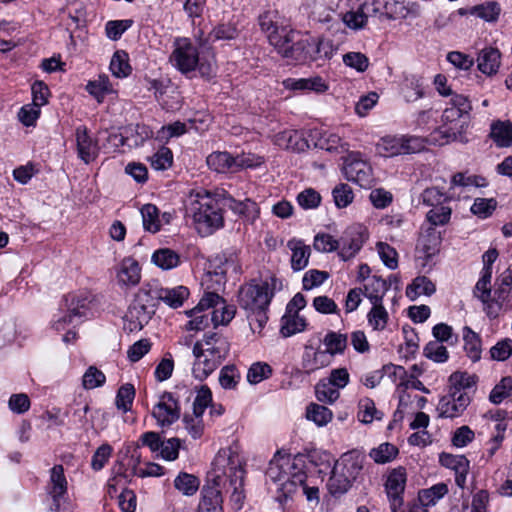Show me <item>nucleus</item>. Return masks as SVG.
<instances>
[{
    "instance_id": "nucleus-49",
    "label": "nucleus",
    "mask_w": 512,
    "mask_h": 512,
    "mask_svg": "<svg viewBox=\"0 0 512 512\" xmlns=\"http://www.w3.org/2000/svg\"><path fill=\"white\" fill-rule=\"evenodd\" d=\"M378 151L385 157L407 154V150H405L404 147L403 137L384 138L382 144L378 145Z\"/></svg>"
},
{
    "instance_id": "nucleus-17",
    "label": "nucleus",
    "mask_w": 512,
    "mask_h": 512,
    "mask_svg": "<svg viewBox=\"0 0 512 512\" xmlns=\"http://www.w3.org/2000/svg\"><path fill=\"white\" fill-rule=\"evenodd\" d=\"M439 463L455 472V483L458 487L464 488L466 476L469 471V461L464 455H453L442 452L439 454Z\"/></svg>"
},
{
    "instance_id": "nucleus-14",
    "label": "nucleus",
    "mask_w": 512,
    "mask_h": 512,
    "mask_svg": "<svg viewBox=\"0 0 512 512\" xmlns=\"http://www.w3.org/2000/svg\"><path fill=\"white\" fill-rule=\"evenodd\" d=\"M407 473L403 466L396 467L390 471L385 482V491L390 503V508L403 506V494L406 487Z\"/></svg>"
},
{
    "instance_id": "nucleus-18",
    "label": "nucleus",
    "mask_w": 512,
    "mask_h": 512,
    "mask_svg": "<svg viewBox=\"0 0 512 512\" xmlns=\"http://www.w3.org/2000/svg\"><path fill=\"white\" fill-rule=\"evenodd\" d=\"M78 157L86 164L94 161L98 156V145L88 133L86 126H79L75 130Z\"/></svg>"
},
{
    "instance_id": "nucleus-4",
    "label": "nucleus",
    "mask_w": 512,
    "mask_h": 512,
    "mask_svg": "<svg viewBox=\"0 0 512 512\" xmlns=\"http://www.w3.org/2000/svg\"><path fill=\"white\" fill-rule=\"evenodd\" d=\"M277 278L271 277L270 281L257 283L252 280L250 283L242 285L238 291V304L245 311H251L261 308H269L274 297Z\"/></svg>"
},
{
    "instance_id": "nucleus-27",
    "label": "nucleus",
    "mask_w": 512,
    "mask_h": 512,
    "mask_svg": "<svg viewBox=\"0 0 512 512\" xmlns=\"http://www.w3.org/2000/svg\"><path fill=\"white\" fill-rule=\"evenodd\" d=\"M134 300L141 305L148 306L149 310L156 311L161 301V287L157 283L143 284Z\"/></svg>"
},
{
    "instance_id": "nucleus-60",
    "label": "nucleus",
    "mask_w": 512,
    "mask_h": 512,
    "mask_svg": "<svg viewBox=\"0 0 512 512\" xmlns=\"http://www.w3.org/2000/svg\"><path fill=\"white\" fill-rule=\"evenodd\" d=\"M316 397L320 402L333 403L339 396V390L326 380H321L315 387Z\"/></svg>"
},
{
    "instance_id": "nucleus-20",
    "label": "nucleus",
    "mask_w": 512,
    "mask_h": 512,
    "mask_svg": "<svg viewBox=\"0 0 512 512\" xmlns=\"http://www.w3.org/2000/svg\"><path fill=\"white\" fill-rule=\"evenodd\" d=\"M221 475L216 474L213 486H204L202 489V499L197 512H223V498L217 481Z\"/></svg>"
},
{
    "instance_id": "nucleus-39",
    "label": "nucleus",
    "mask_w": 512,
    "mask_h": 512,
    "mask_svg": "<svg viewBox=\"0 0 512 512\" xmlns=\"http://www.w3.org/2000/svg\"><path fill=\"white\" fill-rule=\"evenodd\" d=\"M222 362L215 357L207 355L195 360L192 368L194 377L200 381L206 379Z\"/></svg>"
},
{
    "instance_id": "nucleus-8",
    "label": "nucleus",
    "mask_w": 512,
    "mask_h": 512,
    "mask_svg": "<svg viewBox=\"0 0 512 512\" xmlns=\"http://www.w3.org/2000/svg\"><path fill=\"white\" fill-rule=\"evenodd\" d=\"M306 479L307 474L304 470V456L298 454L292 459L289 475L277 488V501L280 503L286 502L294 493L301 490V486L304 485Z\"/></svg>"
},
{
    "instance_id": "nucleus-63",
    "label": "nucleus",
    "mask_w": 512,
    "mask_h": 512,
    "mask_svg": "<svg viewBox=\"0 0 512 512\" xmlns=\"http://www.w3.org/2000/svg\"><path fill=\"white\" fill-rule=\"evenodd\" d=\"M186 315L191 318L186 324V329L189 331L204 330L209 326L211 321V317L209 318L207 314H202V311L196 309L195 307L186 311Z\"/></svg>"
},
{
    "instance_id": "nucleus-56",
    "label": "nucleus",
    "mask_w": 512,
    "mask_h": 512,
    "mask_svg": "<svg viewBox=\"0 0 512 512\" xmlns=\"http://www.w3.org/2000/svg\"><path fill=\"white\" fill-rule=\"evenodd\" d=\"M279 14L277 10H266L258 17L261 30L268 36L279 30Z\"/></svg>"
},
{
    "instance_id": "nucleus-2",
    "label": "nucleus",
    "mask_w": 512,
    "mask_h": 512,
    "mask_svg": "<svg viewBox=\"0 0 512 512\" xmlns=\"http://www.w3.org/2000/svg\"><path fill=\"white\" fill-rule=\"evenodd\" d=\"M221 197L211 196L208 192L198 193L188 208L198 232L202 235H210L215 230L223 227L224 218Z\"/></svg>"
},
{
    "instance_id": "nucleus-58",
    "label": "nucleus",
    "mask_w": 512,
    "mask_h": 512,
    "mask_svg": "<svg viewBox=\"0 0 512 512\" xmlns=\"http://www.w3.org/2000/svg\"><path fill=\"white\" fill-rule=\"evenodd\" d=\"M87 92L102 102L105 95L110 92L111 85L108 76L100 75L98 80L89 81L86 85Z\"/></svg>"
},
{
    "instance_id": "nucleus-53",
    "label": "nucleus",
    "mask_w": 512,
    "mask_h": 512,
    "mask_svg": "<svg viewBox=\"0 0 512 512\" xmlns=\"http://www.w3.org/2000/svg\"><path fill=\"white\" fill-rule=\"evenodd\" d=\"M135 398V388L132 384L126 383L117 391L115 405L118 410L128 412L131 410L133 400Z\"/></svg>"
},
{
    "instance_id": "nucleus-13",
    "label": "nucleus",
    "mask_w": 512,
    "mask_h": 512,
    "mask_svg": "<svg viewBox=\"0 0 512 512\" xmlns=\"http://www.w3.org/2000/svg\"><path fill=\"white\" fill-rule=\"evenodd\" d=\"M343 173L348 181L362 188H370L374 181L371 166L366 161L352 156L345 161Z\"/></svg>"
},
{
    "instance_id": "nucleus-40",
    "label": "nucleus",
    "mask_w": 512,
    "mask_h": 512,
    "mask_svg": "<svg viewBox=\"0 0 512 512\" xmlns=\"http://www.w3.org/2000/svg\"><path fill=\"white\" fill-rule=\"evenodd\" d=\"M306 327V320L298 314H287L281 318L280 333L283 337H290L302 332Z\"/></svg>"
},
{
    "instance_id": "nucleus-16",
    "label": "nucleus",
    "mask_w": 512,
    "mask_h": 512,
    "mask_svg": "<svg viewBox=\"0 0 512 512\" xmlns=\"http://www.w3.org/2000/svg\"><path fill=\"white\" fill-rule=\"evenodd\" d=\"M156 311L149 310L148 306L133 301L124 316V330L128 332L140 331L149 323Z\"/></svg>"
},
{
    "instance_id": "nucleus-7",
    "label": "nucleus",
    "mask_w": 512,
    "mask_h": 512,
    "mask_svg": "<svg viewBox=\"0 0 512 512\" xmlns=\"http://www.w3.org/2000/svg\"><path fill=\"white\" fill-rule=\"evenodd\" d=\"M169 60L181 73L187 74L192 72L199 64L198 48L189 38H176Z\"/></svg>"
},
{
    "instance_id": "nucleus-29",
    "label": "nucleus",
    "mask_w": 512,
    "mask_h": 512,
    "mask_svg": "<svg viewBox=\"0 0 512 512\" xmlns=\"http://www.w3.org/2000/svg\"><path fill=\"white\" fill-rule=\"evenodd\" d=\"M354 481V479L345 475V473L334 464L327 487L331 495L340 496L351 488Z\"/></svg>"
},
{
    "instance_id": "nucleus-37",
    "label": "nucleus",
    "mask_w": 512,
    "mask_h": 512,
    "mask_svg": "<svg viewBox=\"0 0 512 512\" xmlns=\"http://www.w3.org/2000/svg\"><path fill=\"white\" fill-rule=\"evenodd\" d=\"M109 68L117 78L128 77L132 72L128 53L124 50H117L112 56Z\"/></svg>"
},
{
    "instance_id": "nucleus-5",
    "label": "nucleus",
    "mask_w": 512,
    "mask_h": 512,
    "mask_svg": "<svg viewBox=\"0 0 512 512\" xmlns=\"http://www.w3.org/2000/svg\"><path fill=\"white\" fill-rule=\"evenodd\" d=\"M288 58L299 64H306L320 59H330L332 48L321 38L307 36L292 43Z\"/></svg>"
},
{
    "instance_id": "nucleus-41",
    "label": "nucleus",
    "mask_w": 512,
    "mask_h": 512,
    "mask_svg": "<svg viewBox=\"0 0 512 512\" xmlns=\"http://www.w3.org/2000/svg\"><path fill=\"white\" fill-rule=\"evenodd\" d=\"M347 342V334L337 333L334 331H329L323 340V343L326 346L325 351L328 352V356H330V358L336 354H343L347 347Z\"/></svg>"
},
{
    "instance_id": "nucleus-38",
    "label": "nucleus",
    "mask_w": 512,
    "mask_h": 512,
    "mask_svg": "<svg viewBox=\"0 0 512 512\" xmlns=\"http://www.w3.org/2000/svg\"><path fill=\"white\" fill-rule=\"evenodd\" d=\"M369 5L361 4L356 11H348L343 14L342 20L347 27L353 30H359L365 27L368 20Z\"/></svg>"
},
{
    "instance_id": "nucleus-21",
    "label": "nucleus",
    "mask_w": 512,
    "mask_h": 512,
    "mask_svg": "<svg viewBox=\"0 0 512 512\" xmlns=\"http://www.w3.org/2000/svg\"><path fill=\"white\" fill-rule=\"evenodd\" d=\"M291 464L292 460L289 454L277 451L269 462L265 473L266 479L273 483H281L289 475Z\"/></svg>"
},
{
    "instance_id": "nucleus-61",
    "label": "nucleus",
    "mask_w": 512,
    "mask_h": 512,
    "mask_svg": "<svg viewBox=\"0 0 512 512\" xmlns=\"http://www.w3.org/2000/svg\"><path fill=\"white\" fill-rule=\"evenodd\" d=\"M423 354L428 359L437 363H444L449 358L447 348L437 341L428 342L423 349Z\"/></svg>"
},
{
    "instance_id": "nucleus-31",
    "label": "nucleus",
    "mask_w": 512,
    "mask_h": 512,
    "mask_svg": "<svg viewBox=\"0 0 512 512\" xmlns=\"http://www.w3.org/2000/svg\"><path fill=\"white\" fill-rule=\"evenodd\" d=\"M151 261L162 270H171L181 263L180 255L170 248L156 250L152 254Z\"/></svg>"
},
{
    "instance_id": "nucleus-19",
    "label": "nucleus",
    "mask_w": 512,
    "mask_h": 512,
    "mask_svg": "<svg viewBox=\"0 0 512 512\" xmlns=\"http://www.w3.org/2000/svg\"><path fill=\"white\" fill-rule=\"evenodd\" d=\"M442 242L441 234L434 227H428L418 239L417 252L426 262L430 261L439 250Z\"/></svg>"
},
{
    "instance_id": "nucleus-50",
    "label": "nucleus",
    "mask_w": 512,
    "mask_h": 512,
    "mask_svg": "<svg viewBox=\"0 0 512 512\" xmlns=\"http://www.w3.org/2000/svg\"><path fill=\"white\" fill-rule=\"evenodd\" d=\"M128 137H131L129 147H140L146 140L153 136V131L145 124H136L125 129Z\"/></svg>"
},
{
    "instance_id": "nucleus-32",
    "label": "nucleus",
    "mask_w": 512,
    "mask_h": 512,
    "mask_svg": "<svg viewBox=\"0 0 512 512\" xmlns=\"http://www.w3.org/2000/svg\"><path fill=\"white\" fill-rule=\"evenodd\" d=\"M208 167L217 173L234 172L233 155L226 151H216L206 159Z\"/></svg>"
},
{
    "instance_id": "nucleus-25",
    "label": "nucleus",
    "mask_w": 512,
    "mask_h": 512,
    "mask_svg": "<svg viewBox=\"0 0 512 512\" xmlns=\"http://www.w3.org/2000/svg\"><path fill=\"white\" fill-rule=\"evenodd\" d=\"M203 342L206 346V352L221 362L229 355L230 343L223 335L216 332L206 333L203 336Z\"/></svg>"
},
{
    "instance_id": "nucleus-22",
    "label": "nucleus",
    "mask_w": 512,
    "mask_h": 512,
    "mask_svg": "<svg viewBox=\"0 0 512 512\" xmlns=\"http://www.w3.org/2000/svg\"><path fill=\"white\" fill-rule=\"evenodd\" d=\"M68 482L61 464L54 465L50 470L47 493L53 502H61L67 494Z\"/></svg>"
},
{
    "instance_id": "nucleus-24",
    "label": "nucleus",
    "mask_w": 512,
    "mask_h": 512,
    "mask_svg": "<svg viewBox=\"0 0 512 512\" xmlns=\"http://www.w3.org/2000/svg\"><path fill=\"white\" fill-rule=\"evenodd\" d=\"M141 279V268L138 262L131 258H124L117 272V280L119 285L125 287L136 286Z\"/></svg>"
},
{
    "instance_id": "nucleus-42",
    "label": "nucleus",
    "mask_w": 512,
    "mask_h": 512,
    "mask_svg": "<svg viewBox=\"0 0 512 512\" xmlns=\"http://www.w3.org/2000/svg\"><path fill=\"white\" fill-rule=\"evenodd\" d=\"M358 407V418L364 424L372 423L374 420H381L384 416L383 412L376 408L374 401L369 397L360 399Z\"/></svg>"
},
{
    "instance_id": "nucleus-11",
    "label": "nucleus",
    "mask_w": 512,
    "mask_h": 512,
    "mask_svg": "<svg viewBox=\"0 0 512 512\" xmlns=\"http://www.w3.org/2000/svg\"><path fill=\"white\" fill-rule=\"evenodd\" d=\"M367 238L368 235L364 226L360 224L349 226L339 239L340 251L338 255L344 261L353 258L361 250Z\"/></svg>"
},
{
    "instance_id": "nucleus-57",
    "label": "nucleus",
    "mask_w": 512,
    "mask_h": 512,
    "mask_svg": "<svg viewBox=\"0 0 512 512\" xmlns=\"http://www.w3.org/2000/svg\"><path fill=\"white\" fill-rule=\"evenodd\" d=\"M423 204L431 208L445 205L450 201V197L437 187L426 188L421 194Z\"/></svg>"
},
{
    "instance_id": "nucleus-30",
    "label": "nucleus",
    "mask_w": 512,
    "mask_h": 512,
    "mask_svg": "<svg viewBox=\"0 0 512 512\" xmlns=\"http://www.w3.org/2000/svg\"><path fill=\"white\" fill-rule=\"evenodd\" d=\"M389 290L387 280L382 279L380 276L374 275L371 281L364 285V296L369 299L371 304L383 302L386 292Z\"/></svg>"
},
{
    "instance_id": "nucleus-52",
    "label": "nucleus",
    "mask_w": 512,
    "mask_h": 512,
    "mask_svg": "<svg viewBox=\"0 0 512 512\" xmlns=\"http://www.w3.org/2000/svg\"><path fill=\"white\" fill-rule=\"evenodd\" d=\"M238 36L239 29L237 24L232 22L220 23L209 33V37L212 41H230L236 39Z\"/></svg>"
},
{
    "instance_id": "nucleus-47",
    "label": "nucleus",
    "mask_w": 512,
    "mask_h": 512,
    "mask_svg": "<svg viewBox=\"0 0 512 512\" xmlns=\"http://www.w3.org/2000/svg\"><path fill=\"white\" fill-rule=\"evenodd\" d=\"M399 454L398 448L389 442L380 444L378 447L371 449L369 456L377 464H385L394 460Z\"/></svg>"
},
{
    "instance_id": "nucleus-43",
    "label": "nucleus",
    "mask_w": 512,
    "mask_h": 512,
    "mask_svg": "<svg viewBox=\"0 0 512 512\" xmlns=\"http://www.w3.org/2000/svg\"><path fill=\"white\" fill-rule=\"evenodd\" d=\"M389 315L383 306V302L372 304L371 310L367 314L369 325L376 331H382L386 328Z\"/></svg>"
},
{
    "instance_id": "nucleus-62",
    "label": "nucleus",
    "mask_w": 512,
    "mask_h": 512,
    "mask_svg": "<svg viewBox=\"0 0 512 512\" xmlns=\"http://www.w3.org/2000/svg\"><path fill=\"white\" fill-rule=\"evenodd\" d=\"M221 307L218 309H214L211 316V322L214 327L218 325H227L236 314V307L234 305L226 304L224 300V304H220Z\"/></svg>"
},
{
    "instance_id": "nucleus-9",
    "label": "nucleus",
    "mask_w": 512,
    "mask_h": 512,
    "mask_svg": "<svg viewBox=\"0 0 512 512\" xmlns=\"http://www.w3.org/2000/svg\"><path fill=\"white\" fill-rule=\"evenodd\" d=\"M214 470L221 471L229 478L230 485L237 490L243 487L245 470L237 454L219 452L214 459Z\"/></svg>"
},
{
    "instance_id": "nucleus-59",
    "label": "nucleus",
    "mask_w": 512,
    "mask_h": 512,
    "mask_svg": "<svg viewBox=\"0 0 512 512\" xmlns=\"http://www.w3.org/2000/svg\"><path fill=\"white\" fill-rule=\"evenodd\" d=\"M105 382V374L96 366H89L82 377V385L86 390L101 387Z\"/></svg>"
},
{
    "instance_id": "nucleus-28",
    "label": "nucleus",
    "mask_w": 512,
    "mask_h": 512,
    "mask_svg": "<svg viewBox=\"0 0 512 512\" xmlns=\"http://www.w3.org/2000/svg\"><path fill=\"white\" fill-rule=\"evenodd\" d=\"M287 246L292 251V269L294 271L303 270L308 265L311 252L310 247L305 245L303 241L296 239L289 240Z\"/></svg>"
},
{
    "instance_id": "nucleus-35",
    "label": "nucleus",
    "mask_w": 512,
    "mask_h": 512,
    "mask_svg": "<svg viewBox=\"0 0 512 512\" xmlns=\"http://www.w3.org/2000/svg\"><path fill=\"white\" fill-rule=\"evenodd\" d=\"M490 137L499 147H510L512 145V123L496 121L491 125Z\"/></svg>"
},
{
    "instance_id": "nucleus-1",
    "label": "nucleus",
    "mask_w": 512,
    "mask_h": 512,
    "mask_svg": "<svg viewBox=\"0 0 512 512\" xmlns=\"http://www.w3.org/2000/svg\"><path fill=\"white\" fill-rule=\"evenodd\" d=\"M477 381L476 375L467 372H454L448 379V392L442 396L437 405L441 418H455L460 416L470 403L466 390L472 388Z\"/></svg>"
},
{
    "instance_id": "nucleus-26",
    "label": "nucleus",
    "mask_w": 512,
    "mask_h": 512,
    "mask_svg": "<svg viewBox=\"0 0 512 512\" xmlns=\"http://www.w3.org/2000/svg\"><path fill=\"white\" fill-rule=\"evenodd\" d=\"M331 363V358L328 352L317 349L313 350L311 346H305L302 356V368L307 374H310L320 368L327 367Z\"/></svg>"
},
{
    "instance_id": "nucleus-36",
    "label": "nucleus",
    "mask_w": 512,
    "mask_h": 512,
    "mask_svg": "<svg viewBox=\"0 0 512 512\" xmlns=\"http://www.w3.org/2000/svg\"><path fill=\"white\" fill-rule=\"evenodd\" d=\"M501 65V52L498 48L486 47L482 49V74L495 75Z\"/></svg>"
},
{
    "instance_id": "nucleus-3",
    "label": "nucleus",
    "mask_w": 512,
    "mask_h": 512,
    "mask_svg": "<svg viewBox=\"0 0 512 512\" xmlns=\"http://www.w3.org/2000/svg\"><path fill=\"white\" fill-rule=\"evenodd\" d=\"M442 114L439 132L446 141L456 140L468 126L471 103L467 97L454 94Z\"/></svg>"
},
{
    "instance_id": "nucleus-12",
    "label": "nucleus",
    "mask_w": 512,
    "mask_h": 512,
    "mask_svg": "<svg viewBox=\"0 0 512 512\" xmlns=\"http://www.w3.org/2000/svg\"><path fill=\"white\" fill-rule=\"evenodd\" d=\"M180 404L173 393L165 391L154 406L152 416L161 427H169L180 418Z\"/></svg>"
},
{
    "instance_id": "nucleus-44",
    "label": "nucleus",
    "mask_w": 512,
    "mask_h": 512,
    "mask_svg": "<svg viewBox=\"0 0 512 512\" xmlns=\"http://www.w3.org/2000/svg\"><path fill=\"white\" fill-rule=\"evenodd\" d=\"M278 144L292 151H303L308 143L297 131H284L277 137Z\"/></svg>"
},
{
    "instance_id": "nucleus-54",
    "label": "nucleus",
    "mask_w": 512,
    "mask_h": 512,
    "mask_svg": "<svg viewBox=\"0 0 512 512\" xmlns=\"http://www.w3.org/2000/svg\"><path fill=\"white\" fill-rule=\"evenodd\" d=\"M512 396V377H503L499 383H497L489 395V400L494 404H500L505 399Z\"/></svg>"
},
{
    "instance_id": "nucleus-10",
    "label": "nucleus",
    "mask_w": 512,
    "mask_h": 512,
    "mask_svg": "<svg viewBox=\"0 0 512 512\" xmlns=\"http://www.w3.org/2000/svg\"><path fill=\"white\" fill-rule=\"evenodd\" d=\"M67 313L54 322V327L61 330L67 324H72L75 318L86 317L91 300L86 292L71 293L64 297Z\"/></svg>"
},
{
    "instance_id": "nucleus-34",
    "label": "nucleus",
    "mask_w": 512,
    "mask_h": 512,
    "mask_svg": "<svg viewBox=\"0 0 512 512\" xmlns=\"http://www.w3.org/2000/svg\"><path fill=\"white\" fill-rule=\"evenodd\" d=\"M435 284L426 276L416 277L406 288V296L414 301L421 294L431 296L435 293Z\"/></svg>"
},
{
    "instance_id": "nucleus-64",
    "label": "nucleus",
    "mask_w": 512,
    "mask_h": 512,
    "mask_svg": "<svg viewBox=\"0 0 512 512\" xmlns=\"http://www.w3.org/2000/svg\"><path fill=\"white\" fill-rule=\"evenodd\" d=\"M272 375V368L264 362H256L251 365L247 373V380L251 384H258Z\"/></svg>"
},
{
    "instance_id": "nucleus-15",
    "label": "nucleus",
    "mask_w": 512,
    "mask_h": 512,
    "mask_svg": "<svg viewBox=\"0 0 512 512\" xmlns=\"http://www.w3.org/2000/svg\"><path fill=\"white\" fill-rule=\"evenodd\" d=\"M217 197H221L223 206L231 209L235 214L243 217L247 221L253 223L259 216L260 210L258 204L247 198L243 201L234 199L228 192L221 190L216 193Z\"/></svg>"
},
{
    "instance_id": "nucleus-33",
    "label": "nucleus",
    "mask_w": 512,
    "mask_h": 512,
    "mask_svg": "<svg viewBox=\"0 0 512 512\" xmlns=\"http://www.w3.org/2000/svg\"><path fill=\"white\" fill-rule=\"evenodd\" d=\"M189 295V289L182 285L173 288L161 287V301L173 309L181 307Z\"/></svg>"
},
{
    "instance_id": "nucleus-55",
    "label": "nucleus",
    "mask_w": 512,
    "mask_h": 512,
    "mask_svg": "<svg viewBox=\"0 0 512 512\" xmlns=\"http://www.w3.org/2000/svg\"><path fill=\"white\" fill-rule=\"evenodd\" d=\"M452 209L448 205H441L431 208L427 214L426 219L429 222V227L446 225L451 218Z\"/></svg>"
},
{
    "instance_id": "nucleus-46",
    "label": "nucleus",
    "mask_w": 512,
    "mask_h": 512,
    "mask_svg": "<svg viewBox=\"0 0 512 512\" xmlns=\"http://www.w3.org/2000/svg\"><path fill=\"white\" fill-rule=\"evenodd\" d=\"M295 32L290 31L289 33L281 34L279 30L272 35L268 36V40L271 45L275 47L277 52L281 54L284 58H288V54H290L292 43L295 41Z\"/></svg>"
},
{
    "instance_id": "nucleus-51",
    "label": "nucleus",
    "mask_w": 512,
    "mask_h": 512,
    "mask_svg": "<svg viewBox=\"0 0 512 512\" xmlns=\"http://www.w3.org/2000/svg\"><path fill=\"white\" fill-rule=\"evenodd\" d=\"M199 479L185 472H181L174 480V486L177 490L186 496L194 495L199 488Z\"/></svg>"
},
{
    "instance_id": "nucleus-6",
    "label": "nucleus",
    "mask_w": 512,
    "mask_h": 512,
    "mask_svg": "<svg viewBox=\"0 0 512 512\" xmlns=\"http://www.w3.org/2000/svg\"><path fill=\"white\" fill-rule=\"evenodd\" d=\"M209 275L218 277L217 283L224 284L227 276L238 277L242 274L239 251L230 247L217 253L209 260Z\"/></svg>"
},
{
    "instance_id": "nucleus-23",
    "label": "nucleus",
    "mask_w": 512,
    "mask_h": 512,
    "mask_svg": "<svg viewBox=\"0 0 512 512\" xmlns=\"http://www.w3.org/2000/svg\"><path fill=\"white\" fill-rule=\"evenodd\" d=\"M365 455L359 450L353 449L341 455L335 462L345 475L356 480L363 470Z\"/></svg>"
},
{
    "instance_id": "nucleus-45",
    "label": "nucleus",
    "mask_w": 512,
    "mask_h": 512,
    "mask_svg": "<svg viewBox=\"0 0 512 512\" xmlns=\"http://www.w3.org/2000/svg\"><path fill=\"white\" fill-rule=\"evenodd\" d=\"M306 417L321 427L327 425L332 420L333 414L326 406L311 403L306 408Z\"/></svg>"
},
{
    "instance_id": "nucleus-48",
    "label": "nucleus",
    "mask_w": 512,
    "mask_h": 512,
    "mask_svg": "<svg viewBox=\"0 0 512 512\" xmlns=\"http://www.w3.org/2000/svg\"><path fill=\"white\" fill-rule=\"evenodd\" d=\"M143 227L146 231L156 233L161 228L159 210L154 204H145L141 208Z\"/></svg>"
}]
</instances>
